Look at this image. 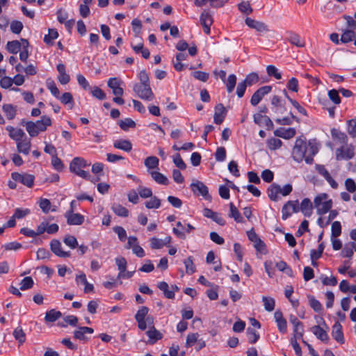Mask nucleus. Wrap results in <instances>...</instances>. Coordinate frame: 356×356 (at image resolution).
<instances>
[{
  "label": "nucleus",
  "instance_id": "5fc2aeb1",
  "mask_svg": "<svg viewBox=\"0 0 356 356\" xmlns=\"http://www.w3.org/2000/svg\"><path fill=\"white\" fill-rule=\"evenodd\" d=\"M63 321L65 323H58V325L60 327H66L67 325H70L72 326H76L78 323V318L73 315H69L63 318Z\"/></svg>",
  "mask_w": 356,
  "mask_h": 356
},
{
  "label": "nucleus",
  "instance_id": "5701e85b",
  "mask_svg": "<svg viewBox=\"0 0 356 356\" xmlns=\"http://www.w3.org/2000/svg\"><path fill=\"white\" fill-rule=\"evenodd\" d=\"M332 218H334V211H330L329 217L327 219L323 218L322 217L318 218V222L321 226L330 225V230H331V236L330 241L332 242V245L334 246V222H332Z\"/></svg>",
  "mask_w": 356,
  "mask_h": 356
},
{
  "label": "nucleus",
  "instance_id": "09e8293b",
  "mask_svg": "<svg viewBox=\"0 0 356 356\" xmlns=\"http://www.w3.org/2000/svg\"><path fill=\"white\" fill-rule=\"evenodd\" d=\"M248 341L250 343H255L259 339V333L253 328L248 327L246 331Z\"/></svg>",
  "mask_w": 356,
  "mask_h": 356
},
{
  "label": "nucleus",
  "instance_id": "473e14b6",
  "mask_svg": "<svg viewBox=\"0 0 356 356\" xmlns=\"http://www.w3.org/2000/svg\"><path fill=\"white\" fill-rule=\"evenodd\" d=\"M152 179L159 184L168 185L169 184L168 179L162 173L158 171H149Z\"/></svg>",
  "mask_w": 356,
  "mask_h": 356
},
{
  "label": "nucleus",
  "instance_id": "3c124183",
  "mask_svg": "<svg viewBox=\"0 0 356 356\" xmlns=\"http://www.w3.org/2000/svg\"><path fill=\"white\" fill-rule=\"evenodd\" d=\"M13 334L15 339L18 341L20 344L23 343L26 340V334L21 327H16L14 330Z\"/></svg>",
  "mask_w": 356,
  "mask_h": 356
},
{
  "label": "nucleus",
  "instance_id": "4c0bfd02",
  "mask_svg": "<svg viewBox=\"0 0 356 356\" xmlns=\"http://www.w3.org/2000/svg\"><path fill=\"white\" fill-rule=\"evenodd\" d=\"M312 332L316 336V337L323 341L327 340V334L326 332L319 325H314L311 328Z\"/></svg>",
  "mask_w": 356,
  "mask_h": 356
},
{
  "label": "nucleus",
  "instance_id": "6e6552de",
  "mask_svg": "<svg viewBox=\"0 0 356 356\" xmlns=\"http://www.w3.org/2000/svg\"><path fill=\"white\" fill-rule=\"evenodd\" d=\"M272 90V86H264L257 90L250 99V103L252 106H257L262 98Z\"/></svg>",
  "mask_w": 356,
  "mask_h": 356
},
{
  "label": "nucleus",
  "instance_id": "69168bd1",
  "mask_svg": "<svg viewBox=\"0 0 356 356\" xmlns=\"http://www.w3.org/2000/svg\"><path fill=\"white\" fill-rule=\"evenodd\" d=\"M259 75L256 72H252L248 74L244 80L248 86H250L259 81Z\"/></svg>",
  "mask_w": 356,
  "mask_h": 356
},
{
  "label": "nucleus",
  "instance_id": "f3484780",
  "mask_svg": "<svg viewBox=\"0 0 356 356\" xmlns=\"http://www.w3.org/2000/svg\"><path fill=\"white\" fill-rule=\"evenodd\" d=\"M94 330L89 327H79L78 330H74L73 332V337L76 339L81 341H88V338L86 336V334H92Z\"/></svg>",
  "mask_w": 356,
  "mask_h": 356
},
{
  "label": "nucleus",
  "instance_id": "8fccbe9b",
  "mask_svg": "<svg viewBox=\"0 0 356 356\" xmlns=\"http://www.w3.org/2000/svg\"><path fill=\"white\" fill-rule=\"evenodd\" d=\"M335 341L343 344L345 342L342 326L339 322H335Z\"/></svg>",
  "mask_w": 356,
  "mask_h": 356
},
{
  "label": "nucleus",
  "instance_id": "412c9836",
  "mask_svg": "<svg viewBox=\"0 0 356 356\" xmlns=\"http://www.w3.org/2000/svg\"><path fill=\"white\" fill-rule=\"evenodd\" d=\"M356 35L353 30L345 31L341 36L340 41L342 43H348L355 39ZM339 35L335 33V44H339Z\"/></svg>",
  "mask_w": 356,
  "mask_h": 356
},
{
  "label": "nucleus",
  "instance_id": "4be33fe9",
  "mask_svg": "<svg viewBox=\"0 0 356 356\" xmlns=\"http://www.w3.org/2000/svg\"><path fill=\"white\" fill-rule=\"evenodd\" d=\"M203 214L205 217L212 219L220 225L225 224V220L218 213L213 211L210 209L205 208L203 210Z\"/></svg>",
  "mask_w": 356,
  "mask_h": 356
},
{
  "label": "nucleus",
  "instance_id": "4d7b16f0",
  "mask_svg": "<svg viewBox=\"0 0 356 356\" xmlns=\"http://www.w3.org/2000/svg\"><path fill=\"white\" fill-rule=\"evenodd\" d=\"M58 37V33L56 29H49V33L44 37V42L47 44H52V41Z\"/></svg>",
  "mask_w": 356,
  "mask_h": 356
},
{
  "label": "nucleus",
  "instance_id": "1a4fd4ad",
  "mask_svg": "<svg viewBox=\"0 0 356 356\" xmlns=\"http://www.w3.org/2000/svg\"><path fill=\"white\" fill-rule=\"evenodd\" d=\"M11 177L14 181H19L29 188H31L33 186L35 177L32 175L13 172Z\"/></svg>",
  "mask_w": 356,
  "mask_h": 356
},
{
  "label": "nucleus",
  "instance_id": "6e6d98bb",
  "mask_svg": "<svg viewBox=\"0 0 356 356\" xmlns=\"http://www.w3.org/2000/svg\"><path fill=\"white\" fill-rule=\"evenodd\" d=\"M267 146L271 150H275L281 147L282 142L280 139L271 138L267 140Z\"/></svg>",
  "mask_w": 356,
  "mask_h": 356
},
{
  "label": "nucleus",
  "instance_id": "864d4df0",
  "mask_svg": "<svg viewBox=\"0 0 356 356\" xmlns=\"http://www.w3.org/2000/svg\"><path fill=\"white\" fill-rule=\"evenodd\" d=\"M136 125V122L131 118H125L119 122L120 127L124 131H127L129 128H134Z\"/></svg>",
  "mask_w": 356,
  "mask_h": 356
},
{
  "label": "nucleus",
  "instance_id": "ddd939ff",
  "mask_svg": "<svg viewBox=\"0 0 356 356\" xmlns=\"http://www.w3.org/2000/svg\"><path fill=\"white\" fill-rule=\"evenodd\" d=\"M200 24L203 27L204 32L209 35L210 33V27L213 24L211 15L207 10H204L200 15Z\"/></svg>",
  "mask_w": 356,
  "mask_h": 356
},
{
  "label": "nucleus",
  "instance_id": "37998d69",
  "mask_svg": "<svg viewBox=\"0 0 356 356\" xmlns=\"http://www.w3.org/2000/svg\"><path fill=\"white\" fill-rule=\"evenodd\" d=\"M289 114H290L291 118L284 117L282 118H277L275 120V122L277 124H282V125H290L292 124L293 120H296L297 122H300L299 118H297L296 115H294L292 112H290Z\"/></svg>",
  "mask_w": 356,
  "mask_h": 356
},
{
  "label": "nucleus",
  "instance_id": "58836bf2",
  "mask_svg": "<svg viewBox=\"0 0 356 356\" xmlns=\"http://www.w3.org/2000/svg\"><path fill=\"white\" fill-rule=\"evenodd\" d=\"M300 207V210L303 213L305 216H309L312 213V204L309 199L305 198Z\"/></svg>",
  "mask_w": 356,
  "mask_h": 356
},
{
  "label": "nucleus",
  "instance_id": "f257e3e1",
  "mask_svg": "<svg viewBox=\"0 0 356 356\" xmlns=\"http://www.w3.org/2000/svg\"><path fill=\"white\" fill-rule=\"evenodd\" d=\"M318 151V145L315 140H310L308 143L302 138H298L295 142L292 150V157L300 163L303 160L308 164H312L314 161L313 157Z\"/></svg>",
  "mask_w": 356,
  "mask_h": 356
},
{
  "label": "nucleus",
  "instance_id": "c756f323",
  "mask_svg": "<svg viewBox=\"0 0 356 356\" xmlns=\"http://www.w3.org/2000/svg\"><path fill=\"white\" fill-rule=\"evenodd\" d=\"M281 193V187L277 184H273L268 188V195L269 198L273 201H277L279 199L278 195Z\"/></svg>",
  "mask_w": 356,
  "mask_h": 356
},
{
  "label": "nucleus",
  "instance_id": "393cba45",
  "mask_svg": "<svg viewBox=\"0 0 356 356\" xmlns=\"http://www.w3.org/2000/svg\"><path fill=\"white\" fill-rule=\"evenodd\" d=\"M6 130L9 132V136L16 142L22 140L25 136V133L21 129H15L13 127L8 126Z\"/></svg>",
  "mask_w": 356,
  "mask_h": 356
},
{
  "label": "nucleus",
  "instance_id": "f03ea898",
  "mask_svg": "<svg viewBox=\"0 0 356 356\" xmlns=\"http://www.w3.org/2000/svg\"><path fill=\"white\" fill-rule=\"evenodd\" d=\"M347 135L339 130L335 129V145L337 147L335 150V158L337 160L348 161L355 155V147L353 144H348Z\"/></svg>",
  "mask_w": 356,
  "mask_h": 356
},
{
  "label": "nucleus",
  "instance_id": "603ef678",
  "mask_svg": "<svg viewBox=\"0 0 356 356\" xmlns=\"http://www.w3.org/2000/svg\"><path fill=\"white\" fill-rule=\"evenodd\" d=\"M317 170L318 172L326 179L330 186L334 188V179L330 176L326 168L323 165H317Z\"/></svg>",
  "mask_w": 356,
  "mask_h": 356
},
{
  "label": "nucleus",
  "instance_id": "774afa93",
  "mask_svg": "<svg viewBox=\"0 0 356 356\" xmlns=\"http://www.w3.org/2000/svg\"><path fill=\"white\" fill-rule=\"evenodd\" d=\"M51 165L57 171H62L64 168V165L61 159L58 158L57 155H54V156L51 157Z\"/></svg>",
  "mask_w": 356,
  "mask_h": 356
},
{
  "label": "nucleus",
  "instance_id": "13d9d810",
  "mask_svg": "<svg viewBox=\"0 0 356 356\" xmlns=\"http://www.w3.org/2000/svg\"><path fill=\"white\" fill-rule=\"evenodd\" d=\"M63 242L71 249H74L78 246V241L76 238L72 235H66L63 238Z\"/></svg>",
  "mask_w": 356,
  "mask_h": 356
},
{
  "label": "nucleus",
  "instance_id": "c03bdc74",
  "mask_svg": "<svg viewBox=\"0 0 356 356\" xmlns=\"http://www.w3.org/2000/svg\"><path fill=\"white\" fill-rule=\"evenodd\" d=\"M184 264L186 268V273L188 275H192L196 270L195 266L193 262V258L189 256L184 261Z\"/></svg>",
  "mask_w": 356,
  "mask_h": 356
},
{
  "label": "nucleus",
  "instance_id": "49530a36",
  "mask_svg": "<svg viewBox=\"0 0 356 356\" xmlns=\"http://www.w3.org/2000/svg\"><path fill=\"white\" fill-rule=\"evenodd\" d=\"M307 298L309 300V306L314 309L316 312H321L323 309L322 305L321 302L316 300L313 296L308 295Z\"/></svg>",
  "mask_w": 356,
  "mask_h": 356
},
{
  "label": "nucleus",
  "instance_id": "a19ab883",
  "mask_svg": "<svg viewBox=\"0 0 356 356\" xmlns=\"http://www.w3.org/2000/svg\"><path fill=\"white\" fill-rule=\"evenodd\" d=\"M6 49L8 52L16 54L21 49V42L18 40L8 42Z\"/></svg>",
  "mask_w": 356,
  "mask_h": 356
},
{
  "label": "nucleus",
  "instance_id": "72a5a7b5",
  "mask_svg": "<svg viewBox=\"0 0 356 356\" xmlns=\"http://www.w3.org/2000/svg\"><path fill=\"white\" fill-rule=\"evenodd\" d=\"M62 316V313L56 309L47 311L45 314L44 321L46 323H54Z\"/></svg>",
  "mask_w": 356,
  "mask_h": 356
},
{
  "label": "nucleus",
  "instance_id": "a211bd4d",
  "mask_svg": "<svg viewBox=\"0 0 356 356\" xmlns=\"http://www.w3.org/2000/svg\"><path fill=\"white\" fill-rule=\"evenodd\" d=\"M227 111L222 104H218L215 107V113L213 116L214 122L220 124L226 115Z\"/></svg>",
  "mask_w": 356,
  "mask_h": 356
},
{
  "label": "nucleus",
  "instance_id": "f704fd0d",
  "mask_svg": "<svg viewBox=\"0 0 356 356\" xmlns=\"http://www.w3.org/2000/svg\"><path fill=\"white\" fill-rule=\"evenodd\" d=\"M157 287L163 292L166 298L174 299L175 294L173 291L169 290L168 284L164 281L160 282L157 284Z\"/></svg>",
  "mask_w": 356,
  "mask_h": 356
},
{
  "label": "nucleus",
  "instance_id": "39448f33",
  "mask_svg": "<svg viewBox=\"0 0 356 356\" xmlns=\"http://www.w3.org/2000/svg\"><path fill=\"white\" fill-rule=\"evenodd\" d=\"M133 90L137 96L143 100L152 101L154 99V95L149 84L136 83Z\"/></svg>",
  "mask_w": 356,
  "mask_h": 356
},
{
  "label": "nucleus",
  "instance_id": "338daca9",
  "mask_svg": "<svg viewBox=\"0 0 356 356\" xmlns=\"http://www.w3.org/2000/svg\"><path fill=\"white\" fill-rule=\"evenodd\" d=\"M266 72L268 76H273L276 79H282L281 73L278 72L277 68L274 65H268L266 67Z\"/></svg>",
  "mask_w": 356,
  "mask_h": 356
},
{
  "label": "nucleus",
  "instance_id": "c85d7f7f",
  "mask_svg": "<svg viewBox=\"0 0 356 356\" xmlns=\"http://www.w3.org/2000/svg\"><path fill=\"white\" fill-rule=\"evenodd\" d=\"M144 164L149 171H154V169H159V160L156 156H150L144 161Z\"/></svg>",
  "mask_w": 356,
  "mask_h": 356
},
{
  "label": "nucleus",
  "instance_id": "2eb2a0df",
  "mask_svg": "<svg viewBox=\"0 0 356 356\" xmlns=\"http://www.w3.org/2000/svg\"><path fill=\"white\" fill-rule=\"evenodd\" d=\"M121 83L122 81L116 77L110 78L107 81L108 86L112 89L113 94L115 96H122L123 95L124 90L120 87Z\"/></svg>",
  "mask_w": 356,
  "mask_h": 356
},
{
  "label": "nucleus",
  "instance_id": "0eeeda50",
  "mask_svg": "<svg viewBox=\"0 0 356 356\" xmlns=\"http://www.w3.org/2000/svg\"><path fill=\"white\" fill-rule=\"evenodd\" d=\"M300 211L299 203L298 200L288 201L282 209V218L286 220L291 216L293 213H297Z\"/></svg>",
  "mask_w": 356,
  "mask_h": 356
},
{
  "label": "nucleus",
  "instance_id": "e2e57ef3",
  "mask_svg": "<svg viewBox=\"0 0 356 356\" xmlns=\"http://www.w3.org/2000/svg\"><path fill=\"white\" fill-rule=\"evenodd\" d=\"M347 131L352 138H356V119H351L347 121Z\"/></svg>",
  "mask_w": 356,
  "mask_h": 356
},
{
  "label": "nucleus",
  "instance_id": "aec40b11",
  "mask_svg": "<svg viewBox=\"0 0 356 356\" xmlns=\"http://www.w3.org/2000/svg\"><path fill=\"white\" fill-rule=\"evenodd\" d=\"M57 70L59 73V75L58 76V81L62 85H65L68 83L70 81V77L68 74L66 73L65 66L63 63H59L57 65Z\"/></svg>",
  "mask_w": 356,
  "mask_h": 356
},
{
  "label": "nucleus",
  "instance_id": "7c9ffc66",
  "mask_svg": "<svg viewBox=\"0 0 356 356\" xmlns=\"http://www.w3.org/2000/svg\"><path fill=\"white\" fill-rule=\"evenodd\" d=\"M31 141L27 139L22 140L17 142V149L19 153L29 154L31 149Z\"/></svg>",
  "mask_w": 356,
  "mask_h": 356
},
{
  "label": "nucleus",
  "instance_id": "e433bc0d",
  "mask_svg": "<svg viewBox=\"0 0 356 356\" xmlns=\"http://www.w3.org/2000/svg\"><path fill=\"white\" fill-rule=\"evenodd\" d=\"M229 210L230 213L229 214L230 218H232L234 219V220L237 222H243V218L241 216L240 212L237 209V208L234 206V204L232 202L229 203Z\"/></svg>",
  "mask_w": 356,
  "mask_h": 356
},
{
  "label": "nucleus",
  "instance_id": "79ce46f5",
  "mask_svg": "<svg viewBox=\"0 0 356 356\" xmlns=\"http://www.w3.org/2000/svg\"><path fill=\"white\" fill-rule=\"evenodd\" d=\"M111 209L118 216L127 217L129 216V210L119 204H113Z\"/></svg>",
  "mask_w": 356,
  "mask_h": 356
},
{
  "label": "nucleus",
  "instance_id": "cd10ccee",
  "mask_svg": "<svg viewBox=\"0 0 356 356\" xmlns=\"http://www.w3.org/2000/svg\"><path fill=\"white\" fill-rule=\"evenodd\" d=\"M113 147L116 149L129 152L132 149V144L129 140L120 139L117 140L113 143Z\"/></svg>",
  "mask_w": 356,
  "mask_h": 356
},
{
  "label": "nucleus",
  "instance_id": "20e7f679",
  "mask_svg": "<svg viewBox=\"0 0 356 356\" xmlns=\"http://www.w3.org/2000/svg\"><path fill=\"white\" fill-rule=\"evenodd\" d=\"M314 207L317 209V213L319 215H323L327 213L332 206V202L331 200H328V197L326 194H321L316 197L314 201Z\"/></svg>",
  "mask_w": 356,
  "mask_h": 356
},
{
  "label": "nucleus",
  "instance_id": "f8f14e48",
  "mask_svg": "<svg viewBox=\"0 0 356 356\" xmlns=\"http://www.w3.org/2000/svg\"><path fill=\"white\" fill-rule=\"evenodd\" d=\"M90 163L87 162L83 158L75 157L72 159L70 164V170L72 172L76 174L82 168L89 166Z\"/></svg>",
  "mask_w": 356,
  "mask_h": 356
},
{
  "label": "nucleus",
  "instance_id": "2f4dec72",
  "mask_svg": "<svg viewBox=\"0 0 356 356\" xmlns=\"http://www.w3.org/2000/svg\"><path fill=\"white\" fill-rule=\"evenodd\" d=\"M21 124L26 127V129L30 136L35 137L39 134L38 131L36 129V126L34 122L32 121H25L24 120H22Z\"/></svg>",
  "mask_w": 356,
  "mask_h": 356
},
{
  "label": "nucleus",
  "instance_id": "423d86ee",
  "mask_svg": "<svg viewBox=\"0 0 356 356\" xmlns=\"http://www.w3.org/2000/svg\"><path fill=\"white\" fill-rule=\"evenodd\" d=\"M192 191L195 195H202L206 200H211L208 187L202 181L196 180L191 184Z\"/></svg>",
  "mask_w": 356,
  "mask_h": 356
},
{
  "label": "nucleus",
  "instance_id": "9d476101",
  "mask_svg": "<svg viewBox=\"0 0 356 356\" xmlns=\"http://www.w3.org/2000/svg\"><path fill=\"white\" fill-rule=\"evenodd\" d=\"M50 249L54 254L59 257L66 258L71 255L70 251H64L62 250L61 243L57 239H53L51 241Z\"/></svg>",
  "mask_w": 356,
  "mask_h": 356
},
{
  "label": "nucleus",
  "instance_id": "680f3d73",
  "mask_svg": "<svg viewBox=\"0 0 356 356\" xmlns=\"http://www.w3.org/2000/svg\"><path fill=\"white\" fill-rule=\"evenodd\" d=\"M262 301L264 302V308L266 311L272 312L274 309L275 302L273 298L263 296Z\"/></svg>",
  "mask_w": 356,
  "mask_h": 356
},
{
  "label": "nucleus",
  "instance_id": "bb28decb",
  "mask_svg": "<svg viewBox=\"0 0 356 356\" xmlns=\"http://www.w3.org/2000/svg\"><path fill=\"white\" fill-rule=\"evenodd\" d=\"M77 284L81 282L84 284V293H88L90 292H92L94 290V286L92 284L88 282L86 274L83 272H81L79 275L76 276L75 279Z\"/></svg>",
  "mask_w": 356,
  "mask_h": 356
},
{
  "label": "nucleus",
  "instance_id": "6ab92c4d",
  "mask_svg": "<svg viewBox=\"0 0 356 356\" xmlns=\"http://www.w3.org/2000/svg\"><path fill=\"white\" fill-rule=\"evenodd\" d=\"M296 129L294 128H280L274 131V135L284 139H290L296 135Z\"/></svg>",
  "mask_w": 356,
  "mask_h": 356
},
{
  "label": "nucleus",
  "instance_id": "0e129e2a",
  "mask_svg": "<svg viewBox=\"0 0 356 356\" xmlns=\"http://www.w3.org/2000/svg\"><path fill=\"white\" fill-rule=\"evenodd\" d=\"M160 206L161 201L156 196L151 197V199L145 202V207L147 209H158Z\"/></svg>",
  "mask_w": 356,
  "mask_h": 356
},
{
  "label": "nucleus",
  "instance_id": "de8ad7c7",
  "mask_svg": "<svg viewBox=\"0 0 356 356\" xmlns=\"http://www.w3.org/2000/svg\"><path fill=\"white\" fill-rule=\"evenodd\" d=\"M226 85L227 90L228 93H231L233 92L236 83V76L234 74L229 75L227 79H225V82H224Z\"/></svg>",
  "mask_w": 356,
  "mask_h": 356
},
{
  "label": "nucleus",
  "instance_id": "4468645a",
  "mask_svg": "<svg viewBox=\"0 0 356 356\" xmlns=\"http://www.w3.org/2000/svg\"><path fill=\"white\" fill-rule=\"evenodd\" d=\"M245 22L248 27L255 29L258 32H268L269 31L268 26L265 23L257 21L250 17H247Z\"/></svg>",
  "mask_w": 356,
  "mask_h": 356
},
{
  "label": "nucleus",
  "instance_id": "b1692460",
  "mask_svg": "<svg viewBox=\"0 0 356 356\" xmlns=\"http://www.w3.org/2000/svg\"><path fill=\"white\" fill-rule=\"evenodd\" d=\"M36 126V129L38 132L44 131L47 130V127H50L51 125V120L49 116L42 115L40 120H37L34 122Z\"/></svg>",
  "mask_w": 356,
  "mask_h": 356
},
{
  "label": "nucleus",
  "instance_id": "bf43d9fd",
  "mask_svg": "<svg viewBox=\"0 0 356 356\" xmlns=\"http://www.w3.org/2000/svg\"><path fill=\"white\" fill-rule=\"evenodd\" d=\"M33 280L31 277H24L20 282V289L22 291L27 290L31 289L33 286Z\"/></svg>",
  "mask_w": 356,
  "mask_h": 356
},
{
  "label": "nucleus",
  "instance_id": "7ed1b4c3",
  "mask_svg": "<svg viewBox=\"0 0 356 356\" xmlns=\"http://www.w3.org/2000/svg\"><path fill=\"white\" fill-rule=\"evenodd\" d=\"M319 103L326 108L330 117H334V106L332 103L334 102V89H332L326 92L325 90L320 92L318 96Z\"/></svg>",
  "mask_w": 356,
  "mask_h": 356
},
{
  "label": "nucleus",
  "instance_id": "052dcab7",
  "mask_svg": "<svg viewBox=\"0 0 356 356\" xmlns=\"http://www.w3.org/2000/svg\"><path fill=\"white\" fill-rule=\"evenodd\" d=\"M324 250V244L323 243H321L319 244L317 250H312L310 252V257L312 261L316 260L319 259L323 252Z\"/></svg>",
  "mask_w": 356,
  "mask_h": 356
},
{
  "label": "nucleus",
  "instance_id": "ea45409f",
  "mask_svg": "<svg viewBox=\"0 0 356 356\" xmlns=\"http://www.w3.org/2000/svg\"><path fill=\"white\" fill-rule=\"evenodd\" d=\"M284 93L286 97L291 102V104L293 105V106L295 108H296V110L298 111V113L303 115L304 116H307V112L305 108H303L296 100L291 99L288 95L287 92L285 90H284Z\"/></svg>",
  "mask_w": 356,
  "mask_h": 356
},
{
  "label": "nucleus",
  "instance_id": "a18cd8bd",
  "mask_svg": "<svg viewBox=\"0 0 356 356\" xmlns=\"http://www.w3.org/2000/svg\"><path fill=\"white\" fill-rule=\"evenodd\" d=\"M3 111L8 120L13 119L16 115V108L12 104H7L3 106Z\"/></svg>",
  "mask_w": 356,
  "mask_h": 356
},
{
  "label": "nucleus",
  "instance_id": "dca6fc26",
  "mask_svg": "<svg viewBox=\"0 0 356 356\" xmlns=\"http://www.w3.org/2000/svg\"><path fill=\"white\" fill-rule=\"evenodd\" d=\"M287 38L286 40L291 44L295 45L298 47H304L305 45V42L303 39L301 38L300 35L293 31H288L286 32Z\"/></svg>",
  "mask_w": 356,
  "mask_h": 356
},
{
  "label": "nucleus",
  "instance_id": "a878e982",
  "mask_svg": "<svg viewBox=\"0 0 356 356\" xmlns=\"http://www.w3.org/2000/svg\"><path fill=\"white\" fill-rule=\"evenodd\" d=\"M146 334L149 338L148 341L149 344H154L163 337L162 334L159 330H157L154 325L149 327V329L147 331Z\"/></svg>",
  "mask_w": 356,
  "mask_h": 356
},
{
  "label": "nucleus",
  "instance_id": "9b49d317",
  "mask_svg": "<svg viewBox=\"0 0 356 356\" xmlns=\"http://www.w3.org/2000/svg\"><path fill=\"white\" fill-rule=\"evenodd\" d=\"M65 217L70 225H81L84 222V216L80 213H74L72 209L65 213Z\"/></svg>",
  "mask_w": 356,
  "mask_h": 356
},
{
  "label": "nucleus",
  "instance_id": "c9c22d12",
  "mask_svg": "<svg viewBox=\"0 0 356 356\" xmlns=\"http://www.w3.org/2000/svg\"><path fill=\"white\" fill-rule=\"evenodd\" d=\"M115 264L118 266V268L119 270L118 278L120 279L124 276V273L126 271L127 262L125 258L120 257L115 258Z\"/></svg>",
  "mask_w": 356,
  "mask_h": 356
}]
</instances>
